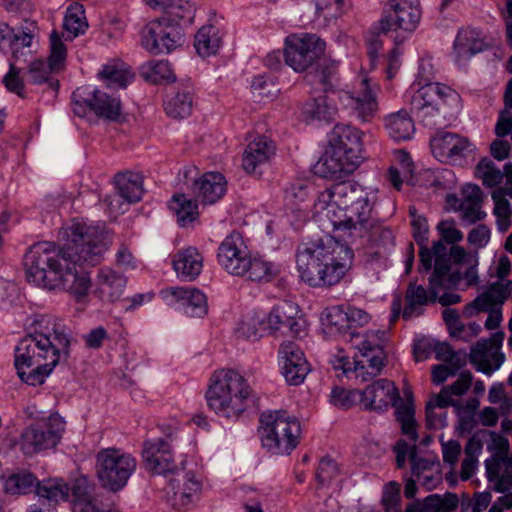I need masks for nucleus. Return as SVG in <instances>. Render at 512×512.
I'll return each mask as SVG.
<instances>
[{
  "label": "nucleus",
  "instance_id": "f257e3e1",
  "mask_svg": "<svg viewBox=\"0 0 512 512\" xmlns=\"http://www.w3.org/2000/svg\"><path fill=\"white\" fill-rule=\"evenodd\" d=\"M314 213L327 218L335 233L297 249L301 279L313 287L338 284L351 268L353 250L337 238L353 242L366 236L373 225L368 193L351 182H339L319 192Z\"/></svg>",
  "mask_w": 512,
  "mask_h": 512
},
{
  "label": "nucleus",
  "instance_id": "f03ea898",
  "mask_svg": "<svg viewBox=\"0 0 512 512\" xmlns=\"http://www.w3.org/2000/svg\"><path fill=\"white\" fill-rule=\"evenodd\" d=\"M64 240L57 250L50 242L32 245L24 256V269L28 282L48 290H64L76 302H84L92 288L87 272H77L76 265L95 266L108 251L111 235L92 225L72 221L60 231Z\"/></svg>",
  "mask_w": 512,
  "mask_h": 512
},
{
  "label": "nucleus",
  "instance_id": "7ed1b4c3",
  "mask_svg": "<svg viewBox=\"0 0 512 512\" xmlns=\"http://www.w3.org/2000/svg\"><path fill=\"white\" fill-rule=\"evenodd\" d=\"M69 345L68 336L56 329L25 336L15 348L14 364L19 378L30 386L43 384L58 365L61 353H67Z\"/></svg>",
  "mask_w": 512,
  "mask_h": 512
},
{
  "label": "nucleus",
  "instance_id": "20e7f679",
  "mask_svg": "<svg viewBox=\"0 0 512 512\" xmlns=\"http://www.w3.org/2000/svg\"><path fill=\"white\" fill-rule=\"evenodd\" d=\"M253 396L248 380L237 370L220 368L207 381L205 401L216 415L237 418L247 408Z\"/></svg>",
  "mask_w": 512,
  "mask_h": 512
},
{
  "label": "nucleus",
  "instance_id": "39448f33",
  "mask_svg": "<svg viewBox=\"0 0 512 512\" xmlns=\"http://www.w3.org/2000/svg\"><path fill=\"white\" fill-rule=\"evenodd\" d=\"M421 19V9L412 0H389L385 3L379 29L385 34H391L393 47L388 54L383 56L384 72L388 80L392 79L399 71L402 61V42L406 34L412 33Z\"/></svg>",
  "mask_w": 512,
  "mask_h": 512
},
{
  "label": "nucleus",
  "instance_id": "423d86ee",
  "mask_svg": "<svg viewBox=\"0 0 512 512\" xmlns=\"http://www.w3.org/2000/svg\"><path fill=\"white\" fill-rule=\"evenodd\" d=\"M363 136V132L354 126L335 125L328 148L317 165V172L322 177L335 180L353 173L363 159Z\"/></svg>",
  "mask_w": 512,
  "mask_h": 512
},
{
  "label": "nucleus",
  "instance_id": "0eeeda50",
  "mask_svg": "<svg viewBox=\"0 0 512 512\" xmlns=\"http://www.w3.org/2000/svg\"><path fill=\"white\" fill-rule=\"evenodd\" d=\"M448 270H450L449 258L437 255L435 258L434 271L429 280V291L422 285L411 283L406 291V303L403 309L401 294H394L391 303V323H395L400 315H402L404 319H410L420 315L421 308L429 302H434L439 292L458 285L460 280L459 274L448 276Z\"/></svg>",
  "mask_w": 512,
  "mask_h": 512
},
{
  "label": "nucleus",
  "instance_id": "6e6552de",
  "mask_svg": "<svg viewBox=\"0 0 512 512\" xmlns=\"http://www.w3.org/2000/svg\"><path fill=\"white\" fill-rule=\"evenodd\" d=\"M353 347L357 350L353 360L344 355L337 356L335 368H340L344 373L353 372L357 379L368 381L377 376L386 360L384 343L386 333L384 331H367L364 334L350 333Z\"/></svg>",
  "mask_w": 512,
  "mask_h": 512
},
{
  "label": "nucleus",
  "instance_id": "1a4fd4ad",
  "mask_svg": "<svg viewBox=\"0 0 512 512\" xmlns=\"http://www.w3.org/2000/svg\"><path fill=\"white\" fill-rule=\"evenodd\" d=\"M361 405L364 409L375 411H385L392 405L396 409V418L401 424L402 433L413 442L417 441L414 408L411 403L403 402L392 381L379 379L368 385L361 392Z\"/></svg>",
  "mask_w": 512,
  "mask_h": 512
},
{
  "label": "nucleus",
  "instance_id": "9d476101",
  "mask_svg": "<svg viewBox=\"0 0 512 512\" xmlns=\"http://www.w3.org/2000/svg\"><path fill=\"white\" fill-rule=\"evenodd\" d=\"M263 447L278 455H290L299 445L302 435L299 420L286 412L263 413L259 419Z\"/></svg>",
  "mask_w": 512,
  "mask_h": 512
},
{
  "label": "nucleus",
  "instance_id": "9b49d317",
  "mask_svg": "<svg viewBox=\"0 0 512 512\" xmlns=\"http://www.w3.org/2000/svg\"><path fill=\"white\" fill-rule=\"evenodd\" d=\"M337 64L331 62L321 72V85L325 93L337 96L344 108L355 111L363 122H370L378 113V103L367 77H362L352 91L335 90L337 83Z\"/></svg>",
  "mask_w": 512,
  "mask_h": 512
},
{
  "label": "nucleus",
  "instance_id": "f8f14e48",
  "mask_svg": "<svg viewBox=\"0 0 512 512\" xmlns=\"http://www.w3.org/2000/svg\"><path fill=\"white\" fill-rule=\"evenodd\" d=\"M137 467L136 459L119 448H104L96 454V475L101 485L117 492L123 489Z\"/></svg>",
  "mask_w": 512,
  "mask_h": 512
},
{
  "label": "nucleus",
  "instance_id": "ddd939ff",
  "mask_svg": "<svg viewBox=\"0 0 512 512\" xmlns=\"http://www.w3.org/2000/svg\"><path fill=\"white\" fill-rule=\"evenodd\" d=\"M408 96L412 108L424 115L433 112L443 113L446 117L451 109L460 107L461 97L459 93L451 87L440 83H427L421 85L415 82L411 85Z\"/></svg>",
  "mask_w": 512,
  "mask_h": 512
},
{
  "label": "nucleus",
  "instance_id": "4468645a",
  "mask_svg": "<svg viewBox=\"0 0 512 512\" xmlns=\"http://www.w3.org/2000/svg\"><path fill=\"white\" fill-rule=\"evenodd\" d=\"M326 43L316 34L294 33L284 42L285 63L296 72H304L324 55Z\"/></svg>",
  "mask_w": 512,
  "mask_h": 512
},
{
  "label": "nucleus",
  "instance_id": "2eb2a0df",
  "mask_svg": "<svg viewBox=\"0 0 512 512\" xmlns=\"http://www.w3.org/2000/svg\"><path fill=\"white\" fill-rule=\"evenodd\" d=\"M65 422L58 415H51L27 427L21 436V449L27 455L54 448L62 438Z\"/></svg>",
  "mask_w": 512,
  "mask_h": 512
},
{
  "label": "nucleus",
  "instance_id": "dca6fc26",
  "mask_svg": "<svg viewBox=\"0 0 512 512\" xmlns=\"http://www.w3.org/2000/svg\"><path fill=\"white\" fill-rule=\"evenodd\" d=\"M486 472L489 481L494 483L497 492L505 493L494 503L503 511L512 508V455L508 456V442L501 441L496 452L486 461Z\"/></svg>",
  "mask_w": 512,
  "mask_h": 512
},
{
  "label": "nucleus",
  "instance_id": "f3484780",
  "mask_svg": "<svg viewBox=\"0 0 512 512\" xmlns=\"http://www.w3.org/2000/svg\"><path fill=\"white\" fill-rule=\"evenodd\" d=\"M182 43V34L177 24L162 17L150 21L142 31V44L153 54L171 52Z\"/></svg>",
  "mask_w": 512,
  "mask_h": 512
},
{
  "label": "nucleus",
  "instance_id": "a211bd4d",
  "mask_svg": "<svg viewBox=\"0 0 512 512\" xmlns=\"http://www.w3.org/2000/svg\"><path fill=\"white\" fill-rule=\"evenodd\" d=\"M72 109L79 117L93 113L99 118L116 120L121 114V103L118 98L100 90H94L85 96L78 89L73 93Z\"/></svg>",
  "mask_w": 512,
  "mask_h": 512
},
{
  "label": "nucleus",
  "instance_id": "6ab92c4d",
  "mask_svg": "<svg viewBox=\"0 0 512 512\" xmlns=\"http://www.w3.org/2000/svg\"><path fill=\"white\" fill-rule=\"evenodd\" d=\"M504 336V332L499 331L473 345L469 360L477 371L490 376L501 367L505 361V355L501 351Z\"/></svg>",
  "mask_w": 512,
  "mask_h": 512
},
{
  "label": "nucleus",
  "instance_id": "aec40b11",
  "mask_svg": "<svg viewBox=\"0 0 512 512\" xmlns=\"http://www.w3.org/2000/svg\"><path fill=\"white\" fill-rule=\"evenodd\" d=\"M446 204L460 213V218L467 224H474L486 217L482 210L483 192L478 185L466 184L461 189V197L455 194L446 196Z\"/></svg>",
  "mask_w": 512,
  "mask_h": 512
},
{
  "label": "nucleus",
  "instance_id": "412c9836",
  "mask_svg": "<svg viewBox=\"0 0 512 512\" xmlns=\"http://www.w3.org/2000/svg\"><path fill=\"white\" fill-rule=\"evenodd\" d=\"M250 254L240 233H230L218 248V262L229 274L242 275Z\"/></svg>",
  "mask_w": 512,
  "mask_h": 512
},
{
  "label": "nucleus",
  "instance_id": "4be33fe9",
  "mask_svg": "<svg viewBox=\"0 0 512 512\" xmlns=\"http://www.w3.org/2000/svg\"><path fill=\"white\" fill-rule=\"evenodd\" d=\"M161 297L169 306L179 305L190 317H203L208 312L206 296L197 288L169 287L161 291Z\"/></svg>",
  "mask_w": 512,
  "mask_h": 512
},
{
  "label": "nucleus",
  "instance_id": "5701e85b",
  "mask_svg": "<svg viewBox=\"0 0 512 512\" xmlns=\"http://www.w3.org/2000/svg\"><path fill=\"white\" fill-rule=\"evenodd\" d=\"M281 371L291 385L301 384L310 371V365L302 349L294 342L281 344L278 350Z\"/></svg>",
  "mask_w": 512,
  "mask_h": 512
},
{
  "label": "nucleus",
  "instance_id": "b1692460",
  "mask_svg": "<svg viewBox=\"0 0 512 512\" xmlns=\"http://www.w3.org/2000/svg\"><path fill=\"white\" fill-rule=\"evenodd\" d=\"M432 154L442 162H448L458 157H465L473 150L470 140L457 133L441 131L430 141Z\"/></svg>",
  "mask_w": 512,
  "mask_h": 512
},
{
  "label": "nucleus",
  "instance_id": "393cba45",
  "mask_svg": "<svg viewBox=\"0 0 512 512\" xmlns=\"http://www.w3.org/2000/svg\"><path fill=\"white\" fill-rule=\"evenodd\" d=\"M143 461L145 467L156 474L173 473L177 468L172 448L163 439L145 442Z\"/></svg>",
  "mask_w": 512,
  "mask_h": 512
},
{
  "label": "nucleus",
  "instance_id": "a878e982",
  "mask_svg": "<svg viewBox=\"0 0 512 512\" xmlns=\"http://www.w3.org/2000/svg\"><path fill=\"white\" fill-rule=\"evenodd\" d=\"M277 152L276 143L266 135L254 137L246 146L242 155V167L247 173L274 159Z\"/></svg>",
  "mask_w": 512,
  "mask_h": 512
},
{
  "label": "nucleus",
  "instance_id": "bb28decb",
  "mask_svg": "<svg viewBox=\"0 0 512 512\" xmlns=\"http://www.w3.org/2000/svg\"><path fill=\"white\" fill-rule=\"evenodd\" d=\"M509 298V291L506 282H495L490 284L481 294L464 308V314L468 317L474 316L481 311L502 309L503 304Z\"/></svg>",
  "mask_w": 512,
  "mask_h": 512
},
{
  "label": "nucleus",
  "instance_id": "cd10ccee",
  "mask_svg": "<svg viewBox=\"0 0 512 512\" xmlns=\"http://www.w3.org/2000/svg\"><path fill=\"white\" fill-rule=\"evenodd\" d=\"M300 310L297 304L291 301H281L274 305L266 315V325L269 331L277 332L288 328L292 333H299Z\"/></svg>",
  "mask_w": 512,
  "mask_h": 512
},
{
  "label": "nucleus",
  "instance_id": "c85d7f7f",
  "mask_svg": "<svg viewBox=\"0 0 512 512\" xmlns=\"http://www.w3.org/2000/svg\"><path fill=\"white\" fill-rule=\"evenodd\" d=\"M126 284L125 276L105 266L97 272L94 294L102 301L114 302L123 294Z\"/></svg>",
  "mask_w": 512,
  "mask_h": 512
},
{
  "label": "nucleus",
  "instance_id": "c756f323",
  "mask_svg": "<svg viewBox=\"0 0 512 512\" xmlns=\"http://www.w3.org/2000/svg\"><path fill=\"white\" fill-rule=\"evenodd\" d=\"M203 255L195 247L178 250L172 256V266L177 275L185 280L193 281L203 269Z\"/></svg>",
  "mask_w": 512,
  "mask_h": 512
},
{
  "label": "nucleus",
  "instance_id": "7c9ffc66",
  "mask_svg": "<svg viewBox=\"0 0 512 512\" xmlns=\"http://www.w3.org/2000/svg\"><path fill=\"white\" fill-rule=\"evenodd\" d=\"M227 181L219 172L204 173L194 182V191L205 204H214L226 193Z\"/></svg>",
  "mask_w": 512,
  "mask_h": 512
},
{
  "label": "nucleus",
  "instance_id": "2f4dec72",
  "mask_svg": "<svg viewBox=\"0 0 512 512\" xmlns=\"http://www.w3.org/2000/svg\"><path fill=\"white\" fill-rule=\"evenodd\" d=\"M487 46L482 33L470 27L461 29L454 43L455 52L460 59L470 58L484 51Z\"/></svg>",
  "mask_w": 512,
  "mask_h": 512
},
{
  "label": "nucleus",
  "instance_id": "473e14b6",
  "mask_svg": "<svg viewBox=\"0 0 512 512\" xmlns=\"http://www.w3.org/2000/svg\"><path fill=\"white\" fill-rule=\"evenodd\" d=\"M337 96H332L330 93L318 96L303 106L302 113L306 119L311 120H331L337 113L335 105Z\"/></svg>",
  "mask_w": 512,
  "mask_h": 512
},
{
  "label": "nucleus",
  "instance_id": "72a5a7b5",
  "mask_svg": "<svg viewBox=\"0 0 512 512\" xmlns=\"http://www.w3.org/2000/svg\"><path fill=\"white\" fill-rule=\"evenodd\" d=\"M412 476L428 490L437 487L441 482L438 466L429 460L418 458L413 452L411 455Z\"/></svg>",
  "mask_w": 512,
  "mask_h": 512
},
{
  "label": "nucleus",
  "instance_id": "f704fd0d",
  "mask_svg": "<svg viewBox=\"0 0 512 512\" xmlns=\"http://www.w3.org/2000/svg\"><path fill=\"white\" fill-rule=\"evenodd\" d=\"M413 170L414 164L409 153L397 150L394 152L393 163L388 170V180L395 189L400 190L404 181L408 182L412 179Z\"/></svg>",
  "mask_w": 512,
  "mask_h": 512
},
{
  "label": "nucleus",
  "instance_id": "c9c22d12",
  "mask_svg": "<svg viewBox=\"0 0 512 512\" xmlns=\"http://www.w3.org/2000/svg\"><path fill=\"white\" fill-rule=\"evenodd\" d=\"M267 330L266 314L251 311L245 314L238 323L236 335L238 338L255 341L261 338Z\"/></svg>",
  "mask_w": 512,
  "mask_h": 512
},
{
  "label": "nucleus",
  "instance_id": "e433bc0d",
  "mask_svg": "<svg viewBox=\"0 0 512 512\" xmlns=\"http://www.w3.org/2000/svg\"><path fill=\"white\" fill-rule=\"evenodd\" d=\"M203 481L194 472H186L182 484L175 491V504L181 508H187L190 504L199 499L202 492Z\"/></svg>",
  "mask_w": 512,
  "mask_h": 512
},
{
  "label": "nucleus",
  "instance_id": "4c0bfd02",
  "mask_svg": "<svg viewBox=\"0 0 512 512\" xmlns=\"http://www.w3.org/2000/svg\"><path fill=\"white\" fill-rule=\"evenodd\" d=\"M222 45V34L214 25L202 26L195 35L194 46L202 57H208L218 52Z\"/></svg>",
  "mask_w": 512,
  "mask_h": 512
},
{
  "label": "nucleus",
  "instance_id": "58836bf2",
  "mask_svg": "<svg viewBox=\"0 0 512 512\" xmlns=\"http://www.w3.org/2000/svg\"><path fill=\"white\" fill-rule=\"evenodd\" d=\"M114 184L120 196L129 203L137 202L142 197V178L133 172H121L115 175Z\"/></svg>",
  "mask_w": 512,
  "mask_h": 512
},
{
  "label": "nucleus",
  "instance_id": "ea45409f",
  "mask_svg": "<svg viewBox=\"0 0 512 512\" xmlns=\"http://www.w3.org/2000/svg\"><path fill=\"white\" fill-rule=\"evenodd\" d=\"M384 121L388 134L396 141L410 139L415 131L414 122L405 111L392 113Z\"/></svg>",
  "mask_w": 512,
  "mask_h": 512
},
{
  "label": "nucleus",
  "instance_id": "a19ab883",
  "mask_svg": "<svg viewBox=\"0 0 512 512\" xmlns=\"http://www.w3.org/2000/svg\"><path fill=\"white\" fill-rule=\"evenodd\" d=\"M169 207L176 215L179 225L183 227L194 222L199 216L197 202L185 194H174Z\"/></svg>",
  "mask_w": 512,
  "mask_h": 512
},
{
  "label": "nucleus",
  "instance_id": "79ce46f5",
  "mask_svg": "<svg viewBox=\"0 0 512 512\" xmlns=\"http://www.w3.org/2000/svg\"><path fill=\"white\" fill-rule=\"evenodd\" d=\"M245 271L240 277L256 282H269L273 280L279 270L273 263L262 258L249 256Z\"/></svg>",
  "mask_w": 512,
  "mask_h": 512
},
{
  "label": "nucleus",
  "instance_id": "37998d69",
  "mask_svg": "<svg viewBox=\"0 0 512 512\" xmlns=\"http://www.w3.org/2000/svg\"><path fill=\"white\" fill-rule=\"evenodd\" d=\"M73 512H117L112 509H104L100 500L94 497L86 487L79 484L72 487Z\"/></svg>",
  "mask_w": 512,
  "mask_h": 512
},
{
  "label": "nucleus",
  "instance_id": "c03bdc74",
  "mask_svg": "<svg viewBox=\"0 0 512 512\" xmlns=\"http://www.w3.org/2000/svg\"><path fill=\"white\" fill-rule=\"evenodd\" d=\"M324 331L330 336L346 334L349 331L347 309L333 306L326 309L322 317Z\"/></svg>",
  "mask_w": 512,
  "mask_h": 512
},
{
  "label": "nucleus",
  "instance_id": "a18cd8bd",
  "mask_svg": "<svg viewBox=\"0 0 512 512\" xmlns=\"http://www.w3.org/2000/svg\"><path fill=\"white\" fill-rule=\"evenodd\" d=\"M36 491L40 498L56 504L66 501L70 492L72 493V488H69L62 479L50 478L37 483Z\"/></svg>",
  "mask_w": 512,
  "mask_h": 512
},
{
  "label": "nucleus",
  "instance_id": "49530a36",
  "mask_svg": "<svg viewBox=\"0 0 512 512\" xmlns=\"http://www.w3.org/2000/svg\"><path fill=\"white\" fill-rule=\"evenodd\" d=\"M63 27L70 38L77 37L85 32L87 22L82 4L74 2L69 5Z\"/></svg>",
  "mask_w": 512,
  "mask_h": 512
},
{
  "label": "nucleus",
  "instance_id": "de8ad7c7",
  "mask_svg": "<svg viewBox=\"0 0 512 512\" xmlns=\"http://www.w3.org/2000/svg\"><path fill=\"white\" fill-rule=\"evenodd\" d=\"M142 76L150 83L158 84L174 80V72L168 61L151 60L142 66Z\"/></svg>",
  "mask_w": 512,
  "mask_h": 512
},
{
  "label": "nucleus",
  "instance_id": "09e8293b",
  "mask_svg": "<svg viewBox=\"0 0 512 512\" xmlns=\"http://www.w3.org/2000/svg\"><path fill=\"white\" fill-rule=\"evenodd\" d=\"M474 176L482 181L485 187H496L504 178L503 172L496 166L493 160L483 158L475 167Z\"/></svg>",
  "mask_w": 512,
  "mask_h": 512
},
{
  "label": "nucleus",
  "instance_id": "8fccbe9b",
  "mask_svg": "<svg viewBox=\"0 0 512 512\" xmlns=\"http://www.w3.org/2000/svg\"><path fill=\"white\" fill-rule=\"evenodd\" d=\"M193 99L189 92H178L164 104L165 112L172 118H185L192 113Z\"/></svg>",
  "mask_w": 512,
  "mask_h": 512
},
{
  "label": "nucleus",
  "instance_id": "3c124183",
  "mask_svg": "<svg viewBox=\"0 0 512 512\" xmlns=\"http://www.w3.org/2000/svg\"><path fill=\"white\" fill-rule=\"evenodd\" d=\"M67 58V48L61 40L57 31L50 35V55L48 57V67L50 72H59L65 67Z\"/></svg>",
  "mask_w": 512,
  "mask_h": 512
},
{
  "label": "nucleus",
  "instance_id": "603ef678",
  "mask_svg": "<svg viewBox=\"0 0 512 512\" xmlns=\"http://www.w3.org/2000/svg\"><path fill=\"white\" fill-rule=\"evenodd\" d=\"M458 503L459 499L454 493H446L444 495L432 494L423 500L422 506L425 512H452L457 509Z\"/></svg>",
  "mask_w": 512,
  "mask_h": 512
},
{
  "label": "nucleus",
  "instance_id": "864d4df0",
  "mask_svg": "<svg viewBox=\"0 0 512 512\" xmlns=\"http://www.w3.org/2000/svg\"><path fill=\"white\" fill-rule=\"evenodd\" d=\"M494 202V214L497 217V226L500 231H507L510 227L512 210L509 201L504 197L503 190H494L491 194Z\"/></svg>",
  "mask_w": 512,
  "mask_h": 512
},
{
  "label": "nucleus",
  "instance_id": "5fc2aeb1",
  "mask_svg": "<svg viewBox=\"0 0 512 512\" xmlns=\"http://www.w3.org/2000/svg\"><path fill=\"white\" fill-rule=\"evenodd\" d=\"M453 405L452 394L444 386L437 395H433L426 403V418L431 426H439L442 419L436 417L434 410L436 408L444 409Z\"/></svg>",
  "mask_w": 512,
  "mask_h": 512
},
{
  "label": "nucleus",
  "instance_id": "6e6d98bb",
  "mask_svg": "<svg viewBox=\"0 0 512 512\" xmlns=\"http://www.w3.org/2000/svg\"><path fill=\"white\" fill-rule=\"evenodd\" d=\"M162 9H165L167 14L172 18L171 22L183 21L188 24L193 22L197 12L194 5L187 0H172Z\"/></svg>",
  "mask_w": 512,
  "mask_h": 512
},
{
  "label": "nucleus",
  "instance_id": "4d7b16f0",
  "mask_svg": "<svg viewBox=\"0 0 512 512\" xmlns=\"http://www.w3.org/2000/svg\"><path fill=\"white\" fill-rule=\"evenodd\" d=\"M36 478L33 474L22 472L10 475L4 483V489L9 494H25L35 485Z\"/></svg>",
  "mask_w": 512,
  "mask_h": 512
},
{
  "label": "nucleus",
  "instance_id": "13d9d810",
  "mask_svg": "<svg viewBox=\"0 0 512 512\" xmlns=\"http://www.w3.org/2000/svg\"><path fill=\"white\" fill-rule=\"evenodd\" d=\"M442 317L453 337H461V334L466 330L470 331L471 336H476L481 331L480 325L476 323L465 327L460 321L458 313L453 309H445L442 312Z\"/></svg>",
  "mask_w": 512,
  "mask_h": 512
},
{
  "label": "nucleus",
  "instance_id": "bf43d9fd",
  "mask_svg": "<svg viewBox=\"0 0 512 512\" xmlns=\"http://www.w3.org/2000/svg\"><path fill=\"white\" fill-rule=\"evenodd\" d=\"M100 76L106 80L109 85H117L118 87L125 88L132 80L134 74L127 68L110 64L103 67Z\"/></svg>",
  "mask_w": 512,
  "mask_h": 512
},
{
  "label": "nucleus",
  "instance_id": "052dcab7",
  "mask_svg": "<svg viewBox=\"0 0 512 512\" xmlns=\"http://www.w3.org/2000/svg\"><path fill=\"white\" fill-rule=\"evenodd\" d=\"M387 36L391 38V34H385L379 29V21L368 31L366 35V48L367 55L372 62H375L379 58L384 45L383 38Z\"/></svg>",
  "mask_w": 512,
  "mask_h": 512
},
{
  "label": "nucleus",
  "instance_id": "680f3d73",
  "mask_svg": "<svg viewBox=\"0 0 512 512\" xmlns=\"http://www.w3.org/2000/svg\"><path fill=\"white\" fill-rule=\"evenodd\" d=\"M339 477L340 468L337 462L329 457L322 458L316 470L317 481L323 486H328L338 481Z\"/></svg>",
  "mask_w": 512,
  "mask_h": 512
},
{
  "label": "nucleus",
  "instance_id": "e2e57ef3",
  "mask_svg": "<svg viewBox=\"0 0 512 512\" xmlns=\"http://www.w3.org/2000/svg\"><path fill=\"white\" fill-rule=\"evenodd\" d=\"M331 403L338 408L349 409L357 403L361 404V392L335 387L331 392Z\"/></svg>",
  "mask_w": 512,
  "mask_h": 512
},
{
  "label": "nucleus",
  "instance_id": "0e129e2a",
  "mask_svg": "<svg viewBox=\"0 0 512 512\" xmlns=\"http://www.w3.org/2000/svg\"><path fill=\"white\" fill-rule=\"evenodd\" d=\"M400 491L401 485L396 481H390L384 485L381 505L385 512L398 510L401 501Z\"/></svg>",
  "mask_w": 512,
  "mask_h": 512
},
{
  "label": "nucleus",
  "instance_id": "69168bd1",
  "mask_svg": "<svg viewBox=\"0 0 512 512\" xmlns=\"http://www.w3.org/2000/svg\"><path fill=\"white\" fill-rule=\"evenodd\" d=\"M345 0H318L317 10L325 19H336L344 13Z\"/></svg>",
  "mask_w": 512,
  "mask_h": 512
},
{
  "label": "nucleus",
  "instance_id": "338daca9",
  "mask_svg": "<svg viewBox=\"0 0 512 512\" xmlns=\"http://www.w3.org/2000/svg\"><path fill=\"white\" fill-rule=\"evenodd\" d=\"M438 230L442 239L450 244H455L463 239V233L456 228L453 220H443L438 224Z\"/></svg>",
  "mask_w": 512,
  "mask_h": 512
},
{
  "label": "nucleus",
  "instance_id": "774afa93",
  "mask_svg": "<svg viewBox=\"0 0 512 512\" xmlns=\"http://www.w3.org/2000/svg\"><path fill=\"white\" fill-rule=\"evenodd\" d=\"M462 447L457 440H450L442 443V457L443 461L449 464L453 469L458 463L459 456L461 455Z\"/></svg>",
  "mask_w": 512,
  "mask_h": 512
}]
</instances>
